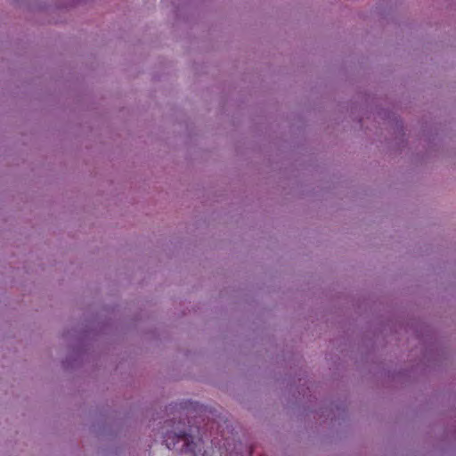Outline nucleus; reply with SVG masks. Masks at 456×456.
<instances>
[{
	"mask_svg": "<svg viewBox=\"0 0 456 456\" xmlns=\"http://www.w3.org/2000/svg\"><path fill=\"white\" fill-rule=\"evenodd\" d=\"M165 442L168 449L177 450L176 444L179 442H183V444L180 448L181 452H188L193 451L192 436L185 432H181L179 434L168 433L166 436Z\"/></svg>",
	"mask_w": 456,
	"mask_h": 456,
	"instance_id": "f257e3e1",
	"label": "nucleus"
}]
</instances>
